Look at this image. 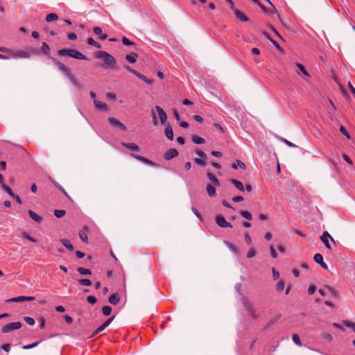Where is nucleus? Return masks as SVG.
I'll use <instances>...</instances> for the list:
<instances>
[{"mask_svg":"<svg viewBox=\"0 0 355 355\" xmlns=\"http://www.w3.org/2000/svg\"><path fill=\"white\" fill-rule=\"evenodd\" d=\"M243 303L245 309H246L247 311L250 313V315L253 318H257L258 315L256 314V311L251 304V303L250 302V301L248 299L244 298L243 300Z\"/></svg>","mask_w":355,"mask_h":355,"instance_id":"6e6552de","label":"nucleus"},{"mask_svg":"<svg viewBox=\"0 0 355 355\" xmlns=\"http://www.w3.org/2000/svg\"><path fill=\"white\" fill-rule=\"evenodd\" d=\"M196 153L197 155H198L200 157H201L203 159H206L207 158V155L204 152H202L200 150H196Z\"/></svg>","mask_w":355,"mask_h":355,"instance_id":"5fc2aeb1","label":"nucleus"},{"mask_svg":"<svg viewBox=\"0 0 355 355\" xmlns=\"http://www.w3.org/2000/svg\"><path fill=\"white\" fill-rule=\"evenodd\" d=\"M114 318V315H113V316H112V317H110V318H108V319H107V320H106V321H105L103 324L105 327H108V326L110 324V323L113 321Z\"/></svg>","mask_w":355,"mask_h":355,"instance_id":"774afa93","label":"nucleus"},{"mask_svg":"<svg viewBox=\"0 0 355 355\" xmlns=\"http://www.w3.org/2000/svg\"><path fill=\"white\" fill-rule=\"evenodd\" d=\"M21 327V323L20 322H12L3 325L1 331L4 334H8L12 331L17 330Z\"/></svg>","mask_w":355,"mask_h":355,"instance_id":"20e7f679","label":"nucleus"},{"mask_svg":"<svg viewBox=\"0 0 355 355\" xmlns=\"http://www.w3.org/2000/svg\"><path fill=\"white\" fill-rule=\"evenodd\" d=\"M322 336L329 341H331L333 340L332 336L329 333H322Z\"/></svg>","mask_w":355,"mask_h":355,"instance_id":"e2e57ef3","label":"nucleus"},{"mask_svg":"<svg viewBox=\"0 0 355 355\" xmlns=\"http://www.w3.org/2000/svg\"><path fill=\"white\" fill-rule=\"evenodd\" d=\"M60 56H69L77 60H87V57L80 51L72 49H62L58 51Z\"/></svg>","mask_w":355,"mask_h":355,"instance_id":"f03ea898","label":"nucleus"},{"mask_svg":"<svg viewBox=\"0 0 355 355\" xmlns=\"http://www.w3.org/2000/svg\"><path fill=\"white\" fill-rule=\"evenodd\" d=\"M224 244L230 249V250L234 253V254H238L239 253V249L238 248L232 243L225 240L223 241Z\"/></svg>","mask_w":355,"mask_h":355,"instance_id":"a211bd4d","label":"nucleus"},{"mask_svg":"<svg viewBox=\"0 0 355 355\" xmlns=\"http://www.w3.org/2000/svg\"><path fill=\"white\" fill-rule=\"evenodd\" d=\"M108 301L112 304H116L119 302V297L117 293H114L109 297Z\"/></svg>","mask_w":355,"mask_h":355,"instance_id":"393cba45","label":"nucleus"},{"mask_svg":"<svg viewBox=\"0 0 355 355\" xmlns=\"http://www.w3.org/2000/svg\"><path fill=\"white\" fill-rule=\"evenodd\" d=\"M78 283L82 286H91L92 284V281L89 279H80L78 280Z\"/></svg>","mask_w":355,"mask_h":355,"instance_id":"e433bc0d","label":"nucleus"},{"mask_svg":"<svg viewBox=\"0 0 355 355\" xmlns=\"http://www.w3.org/2000/svg\"><path fill=\"white\" fill-rule=\"evenodd\" d=\"M94 33L99 36V39L101 40H105L107 39V35L106 34H103L102 29L100 27H94Z\"/></svg>","mask_w":355,"mask_h":355,"instance_id":"6ab92c4d","label":"nucleus"},{"mask_svg":"<svg viewBox=\"0 0 355 355\" xmlns=\"http://www.w3.org/2000/svg\"><path fill=\"white\" fill-rule=\"evenodd\" d=\"M28 214H29L30 217L31 218V219L33 220L34 221H35L37 223L42 222V218L40 216H39L37 213H35V211L30 210L28 211Z\"/></svg>","mask_w":355,"mask_h":355,"instance_id":"4be33fe9","label":"nucleus"},{"mask_svg":"<svg viewBox=\"0 0 355 355\" xmlns=\"http://www.w3.org/2000/svg\"><path fill=\"white\" fill-rule=\"evenodd\" d=\"M31 57L30 53L28 51L19 50L11 52V55H6L0 54V60H10L11 58H29Z\"/></svg>","mask_w":355,"mask_h":355,"instance_id":"7ed1b4c3","label":"nucleus"},{"mask_svg":"<svg viewBox=\"0 0 355 355\" xmlns=\"http://www.w3.org/2000/svg\"><path fill=\"white\" fill-rule=\"evenodd\" d=\"M206 191L207 192V194L210 197H214L216 195L215 186L212 184H207L206 187Z\"/></svg>","mask_w":355,"mask_h":355,"instance_id":"412c9836","label":"nucleus"},{"mask_svg":"<svg viewBox=\"0 0 355 355\" xmlns=\"http://www.w3.org/2000/svg\"><path fill=\"white\" fill-rule=\"evenodd\" d=\"M320 239L328 249H331V247L330 245L329 240L331 239L332 242L335 243L334 239L331 236V235L327 232H324L322 236H320Z\"/></svg>","mask_w":355,"mask_h":355,"instance_id":"9d476101","label":"nucleus"},{"mask_svg":"<svg viewBox=\"0 0 355 355\" xmlns=\"http://www.w3.org/2000/svg\"><path fill=\"white\" fill-rule=\"evenodd\" d=\"M95 57L102 59L108 67L115 69L116 60L111 54L105 51H99L95 53Z\"/></svg>","mask_w":355,"mask_h":355,"instance_id":"f257e3e1","label":"nucleus"},{"mask_svg":"<svg viewBox=\"0 0 355 355\" xmlns=\"http://www.w3.org/2000/svg\"><path fill=\"white\" fill-rule=\"evenodd\" d=\"M87 42L88 44L94 46L96 48L100 49L101 47V44L98 42L94 41V40L92 37H89L87 39Z\"/></svg>","mask_w":355,"mask_h":355,"instance_id":"4c0bfd02","label":"nucleus"},{"mask_svg":"<svg viewBox=\"0 0 355 355\" xmlns=\"http://www.w3.org/2000/svg\"><path fill=\"white\" fill-rule=\"evenodd\" d=\"M3 189L8 193V194L11 196V197H14V193L12 192V189L8 187L7 185L6 184H3Z\"/></svg>","mask_w":355,"mask_h":355,"instance_id":"09e8293b","label":"nucleus"},{"mask_svg":"<svg viewBox=\"0 0 355 355\" xmlns=\"http://www.w3.org/2000/svg\"><path fill=\"white\" fill-rule=\"evenodd\" d=\"M230 182L232 183L239 191H243L245 190V187L241 181L232 179Z\"/></svg>","mask_w":355,"mask_h":355,"instance_id":"b1692460","label":"nucleus"},{"mask_svg":"<svg viewBox=\"0 0 355 355\" xmlns=\"http://www.w3.org/2000/svg\"><path fill=\"white\" fill-rule=\"evenodd\" d=\"M51 59L53 61V62L58 67L59 70L63 72L66 76H67L69 73H71V69L67 66H66L65 64H64L63 63H62L61 62H60L54 58H51Z\"/></svg>","mask_w":355,"mask_h":355,"instance_id":"423d86ee","label":"nucleus"},{"mask_svg":"<svg viewBox=\"0 0 355 355\" xmlns=\"http://www.w3.org/2000/svg\"><path fill=\"white\" fill-rule=\"evenodd\" d=\"M340 132H341L343 135H344L345 136H346V137H347V138L350 139V135H349V133L347 132V131L346 128H345L344 126L341 125V126L340 127Z\"/></svg>","mask_w":355,"mask_h":355,"instance_id":"6e6d98bb","label":"nucleus"},{"mask_svg":"<svg viewBox=\"0 0 355 355\" xmlns=\"http://www.w3.org/2000/svg\"><path fill=\"white\" fill-rule=\"evenodd\" d=\"M77 271L83 275H92V271L89 269L84 268L82 267L78 268Z\"/></svg>","mask_w":355,"mask_h":355,"instance_id":"c756f323","label":"nucleus"},{"mask_svg":"<svg viewBox=\"0 0 355 355\" xmlns=\"http://www.w3.org/2000/svg\"><path fill=\"white\" fill-rule=\"evenodd\" d=\"M207 176L209 179V180L211 181L212 185H214L215 187H219L220 186V182H219L218 180L212 173H207Z\"/></svg>","mask_w":355,"mask_h":355,"instance_id":"5701e85b","label":"nucleus"},{"mask_svg":"<svg viewBox=\"0 0 355 355\" xmlns=\"http://www.w3.org/2000/svg\"><path fill=\"white\" fill-rule=\"evenodd\" d=\"M65 214H66V211L64 210L55 209L54 211V215L58 218L64 216L65 215Z\"/></svg>","mask_w":355,"mask_h":355,"instance_id":"c03bdc74","label":"nucleus"},{"mask_svg":"<svg viewBox=\"0 0 355 355\" xmlns=\"http://www.w3.org/2000/svg\"><path fill=\"white\" fill-rule=\"evenodd\" d=\"M87 300L91 304H94L96 302V301H97L96 297H94L93 295L87 296Z\"/></svg>","mask_w":355,"mask_h":355,"instance_id":"3c124183","label":"nucleus"},{"mask_svg":"<svg viewBox=\"0 0 355 355\" xmlns=\"http://www.w3.org/2000/svg\"><path fill=\"white\" fill-rule=\"evenodd\" d=\"M343 324L347 327H350L352 329H353V327L355 326V323H353V322H349V321H347V320H344L343 322Z\"/></svg>","mask_w":355,"mask_h":355,"instance_id":"0e129e2a","label":"nucleus"},{"mask_svg":"<svg viewBox=\"0 0 355 355\" xmlns=\"http://www.w3.org/2000/svg\"><path fill=\"white\" fill-rule=\"evenodd\" d=\"M216 224L223 228L230 227L232 228V225L230 223L227 222L225 217L221 215H217L215 218Z\"/></svg>","mask_w":355,"mask_h":355,"instance_id":"0eeeda50","label":"nucleus"},{"mask_svg":"<svg viewBox=\"0 0 355 355\" xmlns=\"http://www.w3.org/2000/svg\"><path fill=\"white\" fill-rule=\"evenodd\" d=\"M151 114H152V117H153V125H157L158 124V121H157V116L154 112V110H152L151 112Z\"/></svg>","mask_w":355,"mask_h":355,"instance_id":"680f3d73","label":"nucleus"},{"mask_svg":"<svg viewBox=\"0 0 355 355\" xmlns=\"http://www.w3.org/2000/svg\"><path fill=\"white\" fill-rule=\"evenodd\" d=\"M94 104L95 107L101 110L107 111V105L102 101H98L96 99L94 100Z\"/></svg>","mask_w":355,"mask_h":355,"instance_id":"dca6fc26","label":"nucleus"},{"mask_svg":"<svg viewBox=\"0 0 355 355\" xmlns=\"http://www.w3.org/2000/svg\"><path fill=\"white\" fill-rule=\"evenodd\" d=\"M281 317V315H277L272 319H271L266 325V327L275 324Z\"/></svg>","mask_w":355,"mask_h":355,"instance_id":"a18cd8bd","label":"nucleus"},{"mask_svg":"<svg viewBox=\"0 0 355 355\" xmlns=\"http://www.w3.org/2000/svg\"><path fill=\"white\" fill-rule=\"evenodd\" d=\"M191 139L193 143L197 144H203L205 143V139L198 135H193Z\"/></svg>","mask_w":355,"mask_h":355,"instance_id":"bb28decb","label":"nucleus"},{"mask_svg":"<svg viewBox=\"0 0 355 355\" xmlns=\"http://www.w3.org/2000/svg\"><path fill=\"white\" fill-rule=\"evenodd\" d=\"M24 321L29 325L33 326L35 324V320L33 318L26 316L24 318Z\"/></svg>","mask_w":355,"mask_h":355,"instance_id":"de8ad7c7","label":"nucleus"},{"mask_svg":"<svg viewBox=\"0 0 355 355\" xmlns=\"http://www.w3.org/2000/svg\"><path fill=\"white\" fill-rule=\"evenodd\" d=\"M26 301L25 296H19L7 300L8 302H22Z\"/></svg>","mask_w":355,"mask_h":355,"instance_id":"7c9ffc66","label":"nucleus"},{"mask_svg":"<svg viewBox=\"0 0 355 355\" xmlns=\"http://www.w3.org/2000/svg\"><path fill=\"white\" fill-rule=\"evenodd\" d=\"M194 162L198 164V165H200L201 166H206V163L202 159H199V158H196L194 159Z\"/></svg>","mask_w":355,"mask_h":355,"instance_id":"13d9d810","label":"nucleus"},{"mask_svg":"<svg viewBox=\"0 0 355 355\" xmlns=\"http://www.w3.org/2000/svg\"><path fill=\"white\" fill-rule=\"evenodd\" d=\"M319 293L322 296H328V297H334V298L338 297V292L336 290H334L333 288L329 287V286H325L322 288H320L319 290Z\"/></svg>","mask_w":355,"mask_h":355,"instance_id":"39448f33","label":"nucleus"},{"mask_svg":"<svg viewBox=\"0 0 355 355\" xmlns=\"http://www.w3.org/2000/svg\"><path fill=\"white\" fill-rule=\"evenodd\" d=\"M131 156L132 157H134L135 159H136L138 161H140V162H142L143 163H144L145 164H147V165H149V166H157V164L152 162L151 160L144 157H142L141 155H136V154H131Z\"/></svg>","mask_w":355,"mask_h":355,"instance_id":"f8f14e48","label":"nucleus"},{"mask_svg":"<svg viewBox=\"0 0 355 355\" xmlns=\"http://www.w3.org/2000/svg\"><path fill=\"white\" fill-rule=\"evenodd\" d=\"M236 17L241 21H248L249 19L248 17L243 12H241L239 10L234 7V9H232Z\"/></svg>","mask_w":355,"mask_h":355,"instance_id":"2eb2a0df","label":"nucleus"},{"mask_svg":"<svg viewBox=\"0 0 355 355\" xmlns=\"http://www.w3.org/2000/svg\"><path fill=\"white\" fill-rule=\"evenodd\" d=\"M53 183L67 197L69 198V195L61 185L55 181H53Z\"/></svg>","mask_w":355,"mask_h":355,"instance_id":"4d7b16f0","label":"nucleus"},{"mask_svg":"<svg viewBox=\"0 0 355 355\" xmlns=\"http://www.w3.org/2000/svg\"><path fill=\"white\" fill-rule=\"evenodd\" d=\"M296 66L297 67V68L299 69V70L306 77H309V73H308V71L306 70V69L304 68V67L301 64H299V63H297L296 64Z\"/></svg>","mask_w":355,"mask_h":355,"instance_id":"58836bf2","label":"nucleus"},{"mask_svg":"<svg viewBox=\"0 0 355 355\" xmlns=\"http://www.w3.org/2000/svg\"><path fill=\"white\" fill-rule=\"evenodd\" d=\"M122 42L125 46L135 45V43L130 41L127 37H123Z\"/></svg>","mask_w":355,"mask_h":355,"instance_id":"603ef678","label":"nucleus"},{"mask_svg":"<svg viewBox=\"0 0 355 355\" xmlns=\"http://www.w3.org/2000/svg\"><path fill=\"white\" fill-rule=\"evenodd\" d=\"M232 167L234 169H237L238 167H240L242 169H245V164L243 162H242L241 161H240V160H236V163L233 164L232 165Z\"/></svg>","mask_w":355,"mask_h":355,"instance_id":"2f4dec72","label":"nucleus"},{"mask_svg":"<svg viewBox=\"0 0 355 355\" xmlns=\"http://www.w3.org/2000/svg\"><path fill=\"white\" fill-rule=\"evenodd\" d=\"M276 288L279 292L282 291L284 288V282L282 280L278 282V283L277 284Z\"/></svg>","mask_w":355,"mask_h":355,"instance_id":"8fccbe9b","label":"nucleus"},{"mask_svg":"<svg viewBox=\"0 0 355 355\" xmlns=\"http://www.w3.org/2000/svg\"><path fill=\"white\" fill-rule=\"evenodd\" d=\"M124 68L128 70V71L132 73L133 74L136 75L137 74L138 71H135V69H133L131 67L128 66V65H124Z\"/></svg>","mask_w":355,"mask_h":355,"instance_id":"338daca9","label":"nucleus"},{"mask_svg":"<svg viewBox=\"0 0 355 355\" xmlns=\"http://www.w3.org/2000/svg\"><path fill=\"white\" fill-rule=\"evenodd\" d=\"M155 109L157 112L160 123L162 125L165 124L167 120V115L165 111L160 106L158 105H156Z\"/></svg>","mask_w":355,"mask_h":355,"instance_id":"1a4fd4ad","label":"nucleus"},{"mask_svg":"<svg viewBox=\"0 0 355 355\" xmlns=\"http://www.w3.org/2000/svg\"><path fill=\"white\" fill-rule=\"evenodd\" d=\"M67 77L69 78V80L71 81V83L73 85L74 87H80L78 80H76V78L73 76V75L71 73H69Z\"/></svg>","mask_w":355,"mask_h":355,"instance_id":"c85d7f7f","label":"nucleus"},{"mask_svg":"<svg viewBox=\"0 0 355 355\" xmlns=\"http://www.w3.org/2000/svg\"><path fill=\"white\" fill-rule=\"evenodd\" d=\"M313 260L324 270H328V266L323 261V257L320 253H316L313 257Z\"/></svg>","mask_w":355,"mask_h":355,"instance_id":"ddd939ff","label":"nucleus"},{"mask_svg":"<svg viewBox=\"0 0 355 355\" xmlns=\"http://www.w3.org/2000/svg\"><path fill=\"white\" fill-rule=\"evenodd\" d=\"M121 145L130 150L138 151L139 150V146L134 143L122 142Z\"/></svg>","mask_w":355,"mask_h":355,"instance_id":"aec40b11","label":"nucleus"},{"mask_svg":"<svg viewBox=\"0 0 355 355\" xmlns=\"http://www.w3.org/2000/svg\"><path fill=\"white\" fill-rule=\"evenodd\" d=\"M240 214L245 219L251 220L252 219V214L248 211H241Z\"/></svg>","mask_w":355,"mask_h":355,"instance_id":"72a5a7b5","label":"nucleus"},{"mask_svg":"<svg viewBox=\"0 0 355 355\" xmlns=\"http://www.w3.org/2000/svg\"><path fill=\"white\" fill-rule=\"evenodd\" d=\"M137 76L146 83H148V84L153 83L152 80L148 79L146 76H145L144 75H143L139 72L137 73Z\"/></svg>","mask_w":355,"mask_h":355,"instance_id":"37998d69","label":"nucleus"},{"mask_svg":"<svg viewBox=\"0 0 355 355\" xmlns=\"http://www.w3.org/2000/svg\"><path fill=\"white\" fill-rule=\"evenodd\" d=\"M178 155V152L175 148H170L164 153V157L166 160H170Z\"/></svg>","mask_w":355,"mask_h":355,"instance_id":"4468645a","label":"nucleus"},{"mask_svg":"<svg viewBox=\"0 0 355 355\" xmlns=\"http://www.w3.org/2000/svg\"><path fill=\"white\" fill-rule=\"evenodd\" d=\"M255 254H256V252H255L254 249L251 248V249H250V250L248 251V252L247 254V257L252 258L255 256Z\"/></svg>","mask_w":355,"mask_h":355,"instance_id":"052dcab7","label":"nucleus"},{"mask_svg":"<svg viewBox=\"0 0 355 355\" xmlns=\"http://www.w3.org/2000/svg\"><path fill=\"white\" fill-rule=\"evenodd\" d=\"M58 19V15L55 13H50L46 16V20L47 22H51Z\"/></svg>","mask_w":355,"mask_h":355,"instance_id":"473e14b6","label":"nucleus"},{"mask_svg":"<svg viewBox=\"0 0 355 355\" xmlns=\"http://www.w3.org/2000/svg\"><path fill=\"white\" fill-rule=\"evenodd\" d=\"M39 343H40V342H36V343H34L33 344L24 345L23 346V349H32V348L35 347L36 346H37L39 345Z\"/></svg>","mask_w":355,"mask_h":355,"instance_id":"864d4df0","label":"nucleus"},{"mask_svg":"<svg viewBox=\"0 0 355 355\" xmlns=\"http://www.w3.org/2000/svg\"><path fill=\"white\" fill-rule=\"evenodd\" d=\"M137 54L132 53V54H128L125 55V59L130 63H135L137 61Z\"/></svg>","mask_w":355,"mask_h":355,"instance_id":"cd10ccee","label":"nucleus"},{"mask_svg":"<svg viewBox=\"0 0 355 355\" xmlns=\"http://www.w3.org/2000/svg\"><path fill=\"white\" fill-rule=\"evenodd\" d=\"M112 310V307L110 306H104L102 308L103 314L105 316L110 315L111 314Z\"/></svg>","mask_w":355,"mask_h":355,"instance_id":"c9c22d12","label":"nucleus"},{"mask_svg":"<svg viewBox=\"0 0 355 355\" xmlns=\"http://www.w3.org/2000/svg\"><path fill=\"white\" fill-rule=\"evenodd\" d=\"M79 237L83 242L87 241V235L85 230H80L78 233Z\"/></svg>","mask_w":355,"mask_h":355,"instance_id":"a19ab883","label":"nucleus"},{"mask_svg":"<svg viewBox=\"0 0 355 355\" xmlns=\"http://www.w3.org/2000/svg\"><path fill=\"white\" fill-rule=\"evenodd\" d=\"M60 241L69 250H70V251H73V246L71 245V242L69 240L64 239H62L60 240Z\"/></svg>","mask_w":355,"mask_h":355,"instance_id":"a878e982","label":"nucleus"},{"mask_svg":"<svg viewBox=\"0 0 355 355\" xmlns=\"http://www.w3.org/2000/svg\"><path fill=\"white\" fill-rule=\"evenodd\" d=\"M105 328L106 327L103 324H101L94 331V332L93 333V336H96L98 333L103 331Z\"/></svg>","mask_w":355,"mask_h":355,"instance_id":"bf43d9fd","label":"nucleus"},{"mask_svg":"<svg viewBox=\"0 0 355 355\" xmlns=\"http://www.w3.org/2000/svg\"><path fill=\"white\" fill-rule=\"evenodd\" d=\"M41 51L44 54L49 55V53H50V47H49V46L46 42H43L42 45V47H41Z\"/></svg>","mask_w":355,"mask_h":355,"instance_id":"f704fd0d","label":"nucleus"},{"mask_svg":"<svg viewBox=\"0 0 355 355\" xmlns=\"http://www.w3.org/2000/svg\"><path fill=\"white\" fill-rule=\"evenodd\" d=\"M270 8H269V10H266L265 8V7L263 6V10L266 12L267 13H270V12H272V13H275L277 12V10L276 9V8L274 6V5L272 3L270 4Z\"/></svg>","mask_w":355,"mask_h":355,"instance_id":"49530a36","label":"nucleus"},{"mask_svg":"<svg viewBox=\"0 0 355 355\" xmlns=\"http://www.w3.org/2000/svg\"><path fill=\"white\" fill-rule=\"evenodd\" d=\"M108 121L110 122V123L112 125H114V126H116V127H118L120 129H121L123 131H125L127 130V128L126 126L122 123L119 119H117L116 118H114V117H109L108 118Z\"/></svg>","mask_w":355,"mask_h":355,"instance_id":"9b49d317","label":"nucleus"},{"mask_svg":"<svg viewBox=\"0 0 355 355\" xmlns=\"http://www.w3.org/2000/svg\"><path fill=\"white\" fill-rule=\"evenodd\" d=\"M270 254H271L272 257L274 259L277 258V254L275 250L272 245L270 246Z\"/></svg>","mask_w":355,"mask_h":355,"instance_id":"69168bd1","label":"nucleus"},{"mask_svg":"<svg viewBox=\"0 0 355 355\" xmlns=\"http://www.w3.org/2000/svg\"><path fill=\"white\" fill-rule=\"evenodd\" d=\"M292 339H293V343L295 345L300 346V347L302 346V343H301L300 338L297 334H293L292 336Z\"/></svg>","mask_w":355,"mask_h":355,"instance_id":"79ce46f5","label":"nucleus"},{"mask_svg":"<svg viewBox=\"0 0 355 355\" xmlns=\"http://www.w3.org/2000/svg\"><path fill=\"white\" fill-rule=\"evenodd\" d=\"M164 132L166 137L169 140L172 141L173 139V130L172 126L169 123L166 125Z\"/></svg>","mask_w":355,"mask_h":355,"instance_id":"f3484780","label":"nucleus"},{"mask_svg":"<svg viewBox=\"0 0 355 355\" xmlns=\"http://www.w3.org/2000/svg\"><path fill=\"white\" fill-rule=\"evenodd\" d=\"M21 235L23 237H24L25 239L29 240L31 242H33V243H35L37 242V240L35 239H34L33 237H32L29 234H28L25 231H23L21 232Z\"/></svg>","mask_w":355,"mask_h":355,"instance_id":"ea45409f","label":"nucleus"}]
</instances>
